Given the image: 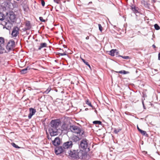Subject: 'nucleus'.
Returning <instances> with one entry per match:
<instances>
[{"label": "nucleus", "mask_w": 160, "mask_h": 160, "mask_svg": "<svg viewBox=\"0 0 160 160\" xmlns=\"http://www.w3.org/2000/svg\"><path fill=\"white\" fill-rule=\"evenodd\" d=\"M61 121L59 119L52 120L50 123V127L49 132L51 136H54L58 134V130L59 129Z\"/></svg>", "instance_id": "obj_1"}, {"label": "nucleus", "mask_w": 160, "mask_h": 160, "mask_svg": "<svg viewBox=\"0 0 160 160\" xmlns=\"http://www.w3.org/2000/svg\"><path fill=\"white\" fill-rule=\"evenodd\" d=\"M78 146L80 149L85 150L86 152L90 151V146L88 141L86 139L82 140Z\"/></svg>", "instance_id": "obj_2"}, {"label": "nucleus", "mask_w": 160, "mask_h": 160, "mask_svg": "<svg viewBox=\"0 0 160 160\" xmlns=\"http://www.w3.org/2000/svg\"><path fill=\"white\" fill-rule=\"evenodd\" d=\"M70 131L73 133L79 134V135H82L83 134L84 132L81 128L76 126L72 125L70 126L69 128Z\"/></svg>", "instance_id": "obj_3"}, {"label": "nucleus", "mask_w": 160, "mask_h": 160, "mask_svg": "<svg viewBox=\"0 0 160 160\" xmlns=\"http://www.w3.org/2000/svg\"><path fill=\"white\" fill-rule=\"evenodd\" d=\"M77 159H88L89 158V156L88 155L87 153L82 150H77Z\"/></svg>", "instance_id": "obj_4"}, {"label": "nucleus", "mask_w": 160, "mask_h": 160, "mask_svg": "<svg viewBox=\"0 0 160 160\" xmlns=\"http://www.w3.org/2000/svg\"><path fill=\"white\" fill-rule=\"evenodd\" d=\"M15 46V42L13 40H10L6 46V49L8 51H10L12 50Z\"/></svg>", "instance_id": "obj_5"}, {"label": "nucleus", "mask_w": 160, "mask_h": 160, "mask_svg": "<svg viewBox=\"0 0 160 160\" xmlns=\"http://www.w3.org/2000/svg\"><path fill=\"white\" fill-rule=\"evenodd\" d=\"M73 144L72 141H68L64 142L63 144L64 148L66 151V149H70L72 147Z\"/></svg>", "instance_id": "obj_6"}, {"label": "nucleus", "mask_w": 160, "mask_h": 160, "mask_svg": "<svg viewBox=\"0 0 160 160\" xmlns=\"http://www.w3.org/2000/svg\"><path fill=\"white\" fill-rule=\"evenodd\" d=\"M65 151L62 146L56 147L55 149V152L57 155Z\"/></svg>", "instance_id": "obj_7"}, {"label": "nucleus", "mask_w": 160, "mask_h": 160, "mask_svg": "<svg viewBox=\"0 0 160 160\" xmlns=\"http://www.w3.org/2000/svg\"><path fill=\"white\" fill-rule=\"evenodd\" d=\"M2 24L4 26L3 28H5L6 29L9 30L11 27L12 24L8 21H7V22L5 21H3L2 22Z\"/></svg>", "instance_id": "obj_8"}, {"label": "nucleus", "mask_w": 160, "mask_h": 160, "mask_svg": "<svg viewBox=\"0 0 160 160\" xmlns=\"http://www.w3.org/2000/svg\"><path fill=\"white\" fill-rule=\"evenodd\" d=\"M77 150H71L69 153V155L72 158L77 159Z\"/></svg>", "instance_id": "obj_9"}, {"label": "nucleus", "mask_w": 160, "mask_h": 160, "mask_svg": "<svg viewBox=\"0 0 160 160\" xmlns=\"http://www.w3.org/2000/svg\"><path fill=\"white\" fill-rule=\"evenodd\" d=\"M19 29L17 27L13 28L12 32V35L13 37H16L19 33Z\"/></svg>", "instance_id": "obj_10"}, {"label": "nucleus", "mask_w": 160, "mask_h": 160, "mask_svg": "<svg viewBox=\"0 0 160 160\" xmlns=\"http://www.w3.org/2000/svg\"><path fill=\"white\" fill-rule=\"evenodd\" d=\"M53 144L55 146H58L60 144V140L58 137L55 138L53 141H52Z\"/></svg>", "instance_id": "obj_11"}, {"label": "nucleus", "mask_w": 160, "mask_h": 160, "mask_svg": "<svg viewBox=\"0 0 160 160\" xmlns=\"http://www.w3.org/2000/svg\"><path fill=\"white\" fill-rule=\"evenodd\" d=\"M29 110L30 113L28 115V118L29 119H30L32 118V116L35 114L36 111V109L32 108H30Z\"/></svg>", "instance_id": "obj_12"}, {"label": "nucleus", "mask_w": 160, "mask_h": 160, "mask_svg": "<svg viewBox=\"0 0 160 160\" xmlns=\"http://www.w3.org/2000/svg\"><path fill=\"white\" fill-rule=\"evenodd\" d=\"M141 3L142 5H143L145 8L149 9V8L150 4L148 3V2L145 1L144 0H142L141 1Z\"/></svg>", "instance_id": "obj_13"}, {"label": "nucleus", "mask_w": 160, "mask_h": 160, "mask_svg": "<svg viewBox=\"0 0 160 160\" xmlns=\"http://www.w3.org/2000/svg\"><path fill=\"white\" fill-rule=\"evenodd\" d=\"M26 29L28 30L31 29V26L29 21H26L25 22Z\"/></svg>", "instance_id": "obj_14"}, {"label": "nucleus", "mask_w": 160, "mask_h": 160, "mask_svg": "<svg viewBox=\"0 0 160 160\" xmlns=\"http://www.w3.org/2000/svg\"><path fill=\"white\" fill-rule=\"evenodd\" d=\"M47 47V44L46 43H41L40 46L39 47L37 50H40L42 48H45Z\"/></svg>", "instance_id": "obj_15"}, {"label": "nucleus", "mask_w": 160, "mask_h": 160, "mask_svg": "<svg viewBox=\"0 0 160 160\" xmlns=\"http://www.w3.org/2000/svg\"><path fill=\"white\" fill-rule=\"evenodd\" d=\"M131 8L132 11L135 13H137L138 12V8L136 7L133 5H132L131 6Z\"/></svg>", "instance_id": "obj_16"}, {"label": "nucleus", "mask_w": 160, "mask_h": 160, "mask_svg": "<svg viewBox=\"0 0 160 160\" xmlns=\"http://www.w3.org/2000/svg\"><path fill=\"white\" fill-rule=\"evenodd\" d=\"M79 138L77 136H74L72 138V141L75 142H78L80 140Z\"/></svg>", "instance_id": "obj_17"}, {"label": "nucleus", "mask_w": 160, "mask_h": 160, "mask_svg": "<svg viewBox=\"0 0 160 160\" xmlns=\"http://www.w3.org/2000/svg\"><path fill=\"white\" fill-rule=\"evenodd\" d=\"M67 125L64 123H63L61 126V130L62 131L67 130Z\"/></svg>", "instance_id": "obj_18"}, {"label": "nucleus", "mask_w": 160, "mask_h": 160, "mask_svg": "<svg viewBox=\"0 0 160 160\" xmlns=\"http://www.w3.org/2000/svg\"><path fill=\"white\" fill-rule=\"evenodd\" d=\"M3 45H0V54H2L6 52V50L2 47Z\"/></svg>", "instance_id": "obj_19"}, {"label": "nucleus", "mask_w": 160, "mask_h": 160, "mask_svg": "<svg viewBox=\"0 0 160 160\" xmlns=\"http://www.w3.org/2000/svg\"><path fill=\"white\" fill-rule=\"evenodd\" d=\"M116 51V49H112L110 51L109 54L111 55V56H113L115 55L114 54L115 53Z\"/></svg>", "instance_id": "obj_20"}, {"label": "nucleus", "mask_w": 160, "mask_h": 160, "mask_svg": "<svg viewBox=\"0 0 160 160\" xmlns=\"http://www.w3.org/2000/svg\"><path fill=\"white\" fill-rule=\"evenodd\" d=\"M139 132L142 135L147 137H148V134L147 133L146 131L141 130Z\"/></svg>", "instance_id": "obj_21"}, {"label": "nucleus", "mask_w": 160, "mask_h": 160, "mask_svg": "<svg viewBox=\"0 0 160 160\" xmlns=\"http://www.w3.org/2000/svg\"><path fill=\"white\" fill-rule=\"evenodd\" d=\"M117 73H119L121 74H127L129 73V72L128 71H126L125 70H121L119 72H116Z\"/></svg>", "instance_id": "obj_22"}, {"label": "nucleus", "mask_w": 160, "mask_h": 160, "mask_svg": "<svg viewBox=\"0 0 160 160\" xmlns=\"http://www.w3.org/2000/svg\"><path fill=\"white\" fill-rule=\"evenodd\" d=\"M4 42V39L3 38L0 37V45H3Z\"/></svg>", "instance_id": "obj_23"}, {"label": "nucleus", "mask_w": 160, "mask_h": 160, "mask_svg": "<svg viewBox=\"0 0 160 160\" xmlns=\"http://www.w3.org/2000/svg\"><path fill=\"white\" fill-rule=\"evenodd\" d=\"M93 123L96 125H101L102 122L100 121H95L93 122Z\"/></svg>", "instance_id": "obj_24"}, {"label": "nucleus", "mask_w": 160, "mask_h": 160, "mask_svg": "<svg viewBox=\"0 0 160 160\" xmlns=\"http://www.w3.org/2000/svg\"><path fill=\"white\" fill-rule=\"evenodd\" d=\"M28 67L24 68V69H22L21 71V73L22 74H25L27 73V71L28 70Z\"/></svg>", "instance_id": "obj_25"}, {"label": "nucleus", "mask_w": 160, "mask_h": 160, "mask_svg": "<svg viewBox=\"0 0 160 160\" xmlns=\"http://www.w3.org/2000/svg\"><path fill=\"white\" fill-rule=\"evenodd\" d=\"M51 90V88L50 87H48L46 91L43 92L44 94H47L49 93Z\"/></svg>", "instance_id": "obj_26"}, {"label": "nucleus", "mask_w": 160, "mask_h": 160, "mask_svg": "<svg viewBox=\"0 0 160 160\" xmlns=\"http://www.w3.org/2000/svg\"><path fill=\"white\" fill-rule=\"evenodd\" d=\"M4 16L2 12H0V20L2 21L4 20Z\"/></svg>", "instance_id": "obj_27"}, {"label": "nucleus", "mask_w": 160, "mask_h": 160, "mask_svg": "<svg viewBox=\"0 0 160 160\" xmlns=\"http://www.w3.org/2000/svg\"><path fill=\"white\" fill-rule=\"evenodd\" d=\"M86 104L88 105L89 106L91 107H92V105L91 102L89 101V100L88 99L86 101Z\"/></svg>", "instance_id": "obj_28"}, {"label": "nucleus", "mask_w": 160, "mask_h": 160, "mask_svg": "<svg viewBox=\"0 0 160 160\" xmlns=\"http://www.w3.org/2000/svg\"><path fill=\"white\" fill-rule=\"evenodd\" d=\"M13 147L16 148H20V147L18 146L16 144L14 143L13 142L11 143Z\"/></svg>", "instance_id": "obj_29"}, {"label": "nucleus", "mask_w": 160, "mask_h": 160, "mask_svg": "<svg viewBox=\"0 0 160 160\" xmlns=\"http://www.w3.org/2000/svg\"><path fill=\"white\" fill-rule=\"evenodd\" d=\"M155 28L156 30H158L160 29V27L158 26V25L156 24L154 25Z\"/></svg>", "instance_id": "obj_30"}, {"label": "nucleus", "mask_w": 160, "mask_h": 160, "mask_svg": "<svg viewBox=\"0 0 160 160\" xmlns=\"http://www.w3.org/2000/svg\"><path fill=\"white\" fill-rule=\"evenodd\" d=\"M121 130V129H120V128L118 129H116L115 128V129H114V132L115 133H116V134H117V133H118Z\"/></svg>", "instance_id": "obj_31"}, {"label": "nucleus", "mask_w": 160, "mask_h": 160, "mask_svg": "<svg viewBox=\"0 0 160 160\" xmlns=\"http://www.w3.org/2000/svg\"><path fill=\"white\" fill-rule=\"evenodd\" d=\"M118 56L121 57L122 58H123L124 59H128L129 58V56H122L120 55H119Z\"/></svg>", "instance_id": "obj_32"}, {"label": "nucleus", "mask_w": 160, "mask_h": 160, "mask_svg": "<svg viewBox=\"0 0 160 160\" xmlns=\"http://www.w3.org/2000/svg\"><path fill=\"white\" fill-rule=\"evenodd\" d=\"M15 18V17L13 15H10V19L11 20H14Z\"/></svg>", "instance_id": "obj_33"}, {"label": "nucleus", "mask_w": 160, "mask_h": 160, "mask_svg": "<svg viewBox=\"0 0 160 160\" xmlns=\"http://www.w3.org/2000/svg\"><path fill=\"white\" fill-rule=\"evenodd\" d=\"M58 54L60 56H62L67 55L66 51L64 52L63 53H58Z\"/></svg>", "instance_id": "obj_34"}, {"label": "nucleus", "mask_w": 160, "mask_h": 160, "mask_svg": "<svg viewBox=\"0 0 160 160\" xmlns=\"http://www.w3.org/2000/svg\"><path fill=\"white\" fill-rule=\"evenodd\" d=\"M98 25L99 29V30L100 31H101V32L102 31V27L101 25L100 24H98Z\"/></svg>", "instance_id": "obj_35"}, {"label": "nucleus", "mask_w": 160, "mask_h": 160, "mask_svg": "<svg viewBox=\"0 0 160 160\" xmlns=\"http://www.w3.org/2000/svg\"><path fill=\"white\" fill-rule=\"evenodd\" d=\"M39 20L41 21L42 22H45V20L43 19V18L42 17H39Z\"/></svg>", "instance_id": "obj_36"}, {"label": "nucleus", "mask_w": 160, "mask_h": 160, "mask_svg": "<svg viewBox=\"0 0 160 160\" xmlns=\"http://www.w3.org/2000/svg\"><path fill=\"white\" fill-rule=\"evenodd\" d=\"M82 60L83 62L86 65H88V62L86 61L84 59L82 58Z\"/></svg>", "instance_id": "obj_37"}, {"label": "nucleus", "mask_w": 160, "mask_h": 160, "mask_svg": "<svg viewBox=\"0 0 160 160\" xmlns=\"http://www.w3.org/2000/svg\"><path fill=\"white\" fill-rule=\"evenodd\" d=\"M41 4L42 6H45V2L43 0L41 1Z\"/></svg>", "instance_id": "obj_38"}, {"label": "nucleus", "mask_w": 160, "mask_h": 160, "mask_svg": "<svg viewBox=\"0 0 160 160\" xmlns=\"http://www.w3.org/2000/svg\"><path fill=\"white\" fill-rule=\"evenodd\" d=\"M60 0H54V2L58 4H59L60 2Z\"/></svg>", "instance_id": "obj_39"}, {"label": "nucleus", "mask_w": 160, "mask_h": 160, "mask_svg": "<svg viewBox=\"0 0 160 160\" xmlns=\"http://www.w3.org/2000/svg\"><path fill=\"white\" fill-rule=\"evenodd\" d=\"M137 128L138 130V131L139 132H140L141 130V129H140V128H139L138 127V125L137 126Z\"/></svg>", "instance_id": "obj_40"}, {"label": "nucleus", "mask_w": 160, "mask_h": 160, "mask_svg": "<svg viewBox=\"0 0 160 160\" xmlns=\"http://www.w3.org/2000/svg\"><path fill=\"white\" fill-rule=\"evenodd\" d=\"M142 104L143 105V107L144 108H145V106H144V101H143V100H142Z\"/></svg>", "instance_id": "obj_41"}, {"label": "nucleus", "mask_w": 160, "mask_h": 160, "mask_svg": "<svg viewBox=\"0 0 160 160\" xmlns=\"http://www.w3.org/2000/svg\"><path fill=\"white\" fill-rule=\"evenodd\" d=\"M158 59L160 60V52L158 54Z\"/></svg>", "instance_id": "obj_42"}, {"label": "nucleus", "mask_w": 160, "mask_h": 160, "mask_svg": "<svg viewBox=\"0 0 160 160\" xmlns=\"http://www.w3.org/2000/svg\"><path fill=\"white\" fill-rule=\"evenodd\" d=\"M87 65L90 68H91V66L88 63V65Z\"/></svg>", "instance_id": "obj_43"}, {"label": "nucleus", "mask_w": 160, "mask_h": 160, "mask_svg": "<svg viewBox=\"0 0 160 160\" xmlns=\"http://www.w3.org/2000/svg\"><path fill=\"white\" fill-rule=\"evenodd\" d=\"M86 39L87 40H88L89 39V36H87L86 38Z\"/></svg>", "instance_id": "obj_44"}, {"label": "nucleus", "mask_w": 160, "mask_h": 160, "mask_svg": "<svg viewBox=\"0 0 160 160\" xmlns=\"http://www.w3.org/2000/svg\"><path fill=\"white\" fill-rule=\"evenodd\" d=\"M152 47L153 48H156V46H155V45L154 44H153L152 46Z\"/></svg>", "instance_id": "obj_45"}, {"label": "nucleus", "mask_w": 160, "mask_h": 160, "mask_svg": "<svg viewBox=\"0 0 160 160\" xmlns=\"http://www.w3.org/2000/svg\"><path fill=\"white\" fill-rule=\"evenodd\" d=\"M60 51L61 52H63V50L61 49H60Z\"/></svg>", "instance_id": "obj_46"}]
</instances>
